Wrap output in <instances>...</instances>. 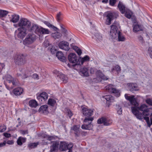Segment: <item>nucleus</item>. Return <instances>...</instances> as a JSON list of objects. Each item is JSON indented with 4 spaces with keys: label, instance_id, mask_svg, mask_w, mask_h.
Wrapping results in <instances>:
<instances>
[{
    "label": "nucleus",
    "instance_id": "obj_62",
    "mask_svg": "<svg viewBox=\"0 0 152 152\" xmlns=\"http://www.w3.org/2000/svg\"><path fill=\"white\" fill-rule=\"evenodd\" d=\"M6 144V141H4L3 142L0 143V147H3Z\"/></svg>",
    "mask_w": 152,
    "mask_h": 152
},
{
    "label": "nucleus",
    "instance_id": "obj_6",
    "mask_svg": "<svg viewBox=\"0 0 152 152\" xmlns=\"http://www.w3.org/2000/svg\"><path fill=\"white\" fill-rule=\"evenodd\" d=\"M36 38V36L34 34H28L23 40V44L26 45L31 44L34 42Z\"/></svg>",
    "mask_w": 152,
    "mask_h": 152
},
{
    "label": "nucleus",
    "instance_id": "obj_29",
    "mask_svg": "<svg viewBox=\"0 0 152 152\" xmlns=\"http://www.w3.org/2000/svg\"><path fill=\"white\" fill-rule=\"evenodd\" d=\"M57 77L59 78L61 80L64 82V83H66L68 80V78L63 74L58 73L57 75Z\"/></svg>",
    "mask_w": 152,
    "mask_h": 152
},
{
    "label": "nucleus",
    "instance_id": "obj_22",
    "mask_svg": "<svg viewBox=\"0 0 152 152\" xmlns=\"http://www.w3.org/2000/svg\"><path fill=\"white\" fill-rule=\"evenodd\" d=\"M118 7L120 12L122 14H124L126 10L128 9V8H126L125 7V5H124L123 3L120 1L119 2L118 5Z\"/></svg>",
    "mask_w": 152,
    "mask_h": 152
},
{
    "label": "nucleus",
    "instance_id": "obj_3",
    "mask_svg": "<svg viewBox=\"0 0 152 152\" xmlns=\"http://www.w3.org/2000/svg\"><path fill=\"white\" fill-rule=\"evenodd\" d=\"M104 17L105 16L107 18L105 22V24L107 25H109L111 24V21L113 20L114 18H117L118 15L116 13L114 12H105L103 15Z\"/></svg>",
    "mask_w": 152,
    "mask_h": 152
},
{
    "label": "nucleus",
    "instance_id": "obj_27",
    "mask_svg": "<svg viewBox=\"0 0 152 152\" xmlns=\"http://www.w3.org/2000/svg\"><path fill=\"white\" fill-rule=\"evenodd\" d=\"M11 16V17L10 18V21L13 23L17 22L20 18L19 16L16 14L12 15Z\"/></svg>",
    "mask_w": 152,
    "mask_h": 152
},
{
    "label": "nucleus",
    "instance_id": "obj_28",
    "mask_svg": "<svg viewBox=\"0 0 152 152\" xmlns=\"http://www.w3.org/2000/svg\"><path fill=\"white\" fill-rule=\"evenodd\" d=\"M48 106L47 105L41 106L39 110V112L40 113H43L47 114L48 113Z\"/></svg>",
    "mask_w": 152,
    "mask_h": 152
},
{
    "label": "nucleus",
    "instance_id": "obj_64",
    "mask_svg": "<svg viewBox=\"0 0 152 152\" xmlns=\"http://www.w3.org/2000/svg\"><path fill=\"white\" fill-rule=\"evenodd\" d=\"M50 51L51 53H54L56 51V50L55 49L53 48H51Z\"/></svg>",
    "mask_w": 152,
    "mask_h": 152
},
{
    "label": "nucleus",
    "instance_id": "obj_38",
    "mask_svg": "<svg viewBox=\"0 0 152 152\" xmlns=\"http://www.w3.org/2000/svg\"><path fill=\"white\" fill-rule=\"evenodd\" d=\"M43 22L49 27L52 28L54 30L56 31L58 28L50 24L49 22L47 21H44Z\"/></svg>",
    "mask_w": 152,
    "mask_h": 152
},
{
    "label": "nucleus",
    "instance_id": "obj_9",
    "mask_svg": "<svg viewBox=\"0 0 152 152\" xmlns=\"http://www.w3.org/2000/svg\"><path fill=\"white\" fill-rule=\"evenodd\" d=\"M117 26L114 25L111 26V30L110 32V37L112 39H115L118 35Z\"/></svg>",
    "mask_w": 152,
    "mask_h": 152
},
{
    "label": "nucleus",
    "instance_id": "obj_11",
    "mask_svg": "<svg viewBox=\"0 0 152 152\" xmlns=\"http://www.w3.org/2000/svg\"><path fill=\"white\" fill-rule=\"evenodd\" d=\"M97 123L99 124H103L104 126H108L111 124L112 121L110 119L108 118L102 117L98 120Z\"/></svg>",
    "mask_w": 152,
    "mask_h": 152
},
{
    "label": "nucleus",
    "instance_id": "obj_46",
    "mask_svg": "<svg viewBox=\"0 0 152 152\" xmlns=\"http://www.w3.org/2000/svg\"><path fill=\"white\" fill-rule=\"evenodd\" d=\"M8 13V12L7 11L0 10V17H4L6 16Z\"/></svg>",
    "mask_w": 152,
    "mask_h": 152
},
{
    "label": "nucleus",
    "instance_id": "obj_18",
    "mask_svg": "<svg viewBox=\"0 0 152 152\" xmlns=\"http://www.w3.org/2000/svg\"><path fill=\"white\" fill-rule=\"evenodd\" d=\"M39 28L37 25L32 24L30 26H29L27 29L28 30L32 32H34L37 34H38L39 29Z\"/></svg>",
    "mask_w": 152,
    "mask_h": 152
},
{
    "label": "nucleus",
    "instance_id": "obj_56",
    "mask_svg": "<svg viewBox=\"0 0 152 152\" xmlns=\"http://www.w3.org/2000/svg\"><path fill=\"white\" fill-rule=\"evenodd\" d=\"M95 36L99 40H102V37L98 33L96 34H95Z\"/></svg>",
    "mask_w": 152,
    "mask_h": 152
},
{
    "label": "nucleus",
    "instance_id": "obj_24",
    "mask_svg": "<svg viewBox=\"0 0 152 152\" xmlns=\"http://www.w3.org/2000/svg\"><path fill=\"white\" fill-rule=\"evenodd\" d=\"M56 56L57 58L60 60L61 61L64 62H65L66 58L62 52L61 51H58L56 54Z\"/></svg>",
    "mask_w": 152,
    "mask_h": 152
},
{
    "label": "nucleus",
    "instance_id": "obj_40",
    "mask_svg": "<svg viewBox=\"0 0 152 152\" xmlns=\"http://www.w3.org/2000/svg\"><path fill=\"white\" fill-rule=\"evenodd\" d=\"M118 41H124L125 39V38L122 35L121 33L119 31L118 32Z\"/></svg>",
    "mask_w": 152,
    "mask_h": 152
},
{
    "label": "nucleus",
    "instance_id": "obj_20",
    "mask_svg": "<svg viewBox=\"0 0 152 152\" xmlns=\"http://www.w3.org/2000/svg\"><path fill=\"white\" fill-rule=\"evenodd\" d=\"M133 27V30L134 32H137L139 31H145V28L142 25L134 24Z\"/></svg>",
    "mask_w": 152,
    "mask_h": 152
},
{
    "label": "nucleus",
    "instance_id": "obj_43",
    "mask_svg": "<svg viewBox=\"0 0 152 152\" xmlns=\"http://www.w3.org/2000/svg\"><path fill=\"white\" fill-rule=\"evenodd\" d=\"M37 99L41 103L45 102L46 100L45 99L44 97L42 96L39 94H37Z\"/></svg>",
    "mask_w": 152,
    "mask_h": 152
},
{
    "label": "nucleus",
    "instance_id": "obj_63",
    "mask_svg": "<svg viewBox=\"0 0 152 152\" xmlns=\"http://www.w3.org/2000/svg\"><path fill=\"white\" fill-rule=\"evenodd\" d=\"M7 143L9 145H12L14 143V141L13 140H9L7 141Z\"/></svg>",
    "mask_w": 152,
    "mask_h": 152
},
{
    "label": "nucleus",
    "instance_id": "obj_58",
    "mask_svg": "<svg viewBox=\"0 0 152 152\" xmlns=\"http://www.w3.org/2000/svg\"><path fill=\"white\" fill-rule=\"evenodd\" d=\"M3 135L6 137L9 138L11 137V134H10L5 132L3 133Z\"/></svg>",
    "mask_w": 152,
    "mask_h": 152
},
{
    "label": "nucleus",
    "instance_id": "obj_13",
    "mask_svg": "<svg viewBox=\"0 0 152 152\" xmlns=\"http://www.w3.org/2000/svg\"><path fill=\"white\" fill-rule=\"evenodd\" d=\"M59 141H55L51 142L50 152H58L59 150Z\"/></svg>",
    "mask_w": 152,
    "mask_h": 152
},
{
    "label": "nucleus",
    "instance_id": "obj_42",
    "mask_svg": "<svg viewBox=\"0 0 152 152\" xmlns=\"http://www.w3.org/2000/svg\"><path fill=\"white\" fill-rule=\"evenodd\" d=\"M52 36L55 39H58L61 37L62 34L59 32H56L53 33L52 34Z\"/></svg>",
    "mask_w": 152,
    "mask_h": 152
},
{
    "label": "nucleus",
    "instance_id": "obj_31",
    "mask_svg": "<svg viewBox=\"0 0 152 152\" xmlns=\"http://www.w3.org/2000/svg\"><path fill=\"white\" fill-rule=\"evenodd\" d=\"M26 138L21 137H19L17 141L18 145H21L23 143L26 142Z\"/></svg>",
    "mask_w": 152,
    "mask_h": 152
},
{
    "label": "nucleus",
    "instance_id": "obj_54",
    "mask_svg": "<svg viewBox=\"0 0 152 152\" xmlns=\"http://www.w3.org/2000/svg\"><path fill=\"white\" fill-rule=\"evenodd\" d=\"M6 129V126L4 125L0 126V132H3Z\"/></svg>",
    "mask_w": 152,
    "mask_h": 152
},
{
    "label": "nucleus",
    "instance_id": "obj_55",
    "mask_svg": "<svg viewBox=\"0 0 152 152\" xmlns=\"http://www.w3.org/2000/svg\"><path fill=\"white\" fill-rule=\"evenodd\" d=\"M148 51L151 58H152V47H149L148 49Z\"/></svg>",
    "mask_w": 152,
    "mask_h": 152
},
{
    "label": "nucleus",
    "instance_id": "obj_51",
    "mask_svg": "<svg viewBox=\"0 0 152 152\" xmlns=\"http://www.w3.org/2000/svg\"><path fill=\"white\" fill-rule=\"evenodd\" d=\"M39 94L42 96L44 97L45 99H48V95L46 92H42Z\"/></svg>",
    "mask_w": 152,
    "mask_h": 152
},
{
    "label": "nucleus",
    "instance_id": "obj_34",
    "mask_svg": "<svg viewBox=\"0 0 152 152\" xmlns=\"http://www.w3.org/2000/svg\"><path fill=\"white\" fill-rule=\"evenodd\" d=\"M115 109L117 113L119 115H121L122 113V110L121 106L118 104H116L115 105Z\"/></svg>",
    "mask_w": 152,
    "mask_h": 152
},
{
    "label": "nucleus",
    "instance_id": "obj_16",
    "mask_svg": "<svg viewBox=\"0 0 152 152\" xmlns=\"http://www.w3.org/2000/svg\"><path fill=\"white\" fill-rule=\"evenodd\" d=\"M59 48L66 51H68L69 49V43L66 41H62L58 43Z\"/></svg>",
    "mask_w": 152,
    "mask_h": 152
},
{
    "label": "nucleus",
    "instance_id": "obj_33",
    "mask_svg": "<svg viewBox=\"0 0 152 152\" xmlns=\"http://www.w3.org/2000/svg\"><path fill=\"white\" fill-rule=\"evenodd\" d=\"M29 106L35 108L38 105V104L35 100H31L29 102Z\"/></svg>",
    "mask_w": 152,
    "mask_h": 152
},
{
    "label": "nucleus",
    "instance_id": "obj_14",
    "mask_svg": "<svg viewBox=\"0 0 152 152\" xmlns=\"http://www.w3.org/2000/svg\"><path fill=\"white\" fill-rule=\"evenodd\" d=\"M18 33L17 34L18 38L20 39L24 38L26 34L27 29L25 27H20L18 29Z\"/></svg>",
    "mask_w": 152,
    "mask_h": 152
},
{
    "label": "nucleus",
    "instance_id": "obj_36",
    "mask_svg": "<svg viewBox=\"0 0 152 152\" xmlns=\"http://www.w3.org/2000/svg\"><path fill=\"white\" fill-rule=\"evenodd\" d=\"M90 57L89 56L87 55H86L84 56L83 58L80 60V64L79 65H82L83 63L86 61H89Z\"/></svg>",
    "mask_w": 152,
    "mask_h": 152
},
{
    "label": "nucleus",
    "instance_id": "obj_21",
    "mask_svg": "<svg viewBox=\"0 0 152 152\" xmlns=\"http://www.w3.org/2000/svg\"><path fill=\"white\" fill-rule=\"evenodd\" d=\"M59 150L64 151L67 150V142L65 141H59Z\"/></svg>",
    "mask_w": 152,
    "mask_h": 152
},
{
    "label": "nucleus",
    "instance_id": "obj_37",
    "mask_svg": "<svg viewBox=\"0 0 152 152\" xmlns=\"http://www.w3.org/2000/svg\"><path fill=\"white\" fill-rule=\"evenodd\" d=\"M39 144V142L30 143L28 144V147L30 149L34 148H36Z\"/></svg>",
    "mask_w": 152,
    "mask_h": 152
},
{
    "label": "nucleus",
    "instance_id": "obj_1",
    "mask_svg": "<svg viewBox=\"0 0 152 152\" xmlns=\"http://www.w3.org/2000/svg\"><path fill=\"white\" fill-rule=\"evenodd\" d=\"M94 109H90L84 107L82 109V112L83 114L86 117L84 120L85 124H83L81 126V128L83 129L92 130L93 128V125L92 122L94 120L93 117H90L93 115L94 110Z\"/></svg>",
    "mask_w": 152,
    "mask_h": 152
},
{
    "label": "nucleus",
    "instance_id": "obj_5",
    "mask_svg": "<svg viewBox=\"0 0 152 152\" xmlns=\"http://www.w3.org/2000/svg\"><path fill=\"white\" fill-rule=\"evenodd\" d=\"M15 64L18 65L24 64L26 62L25 56L23 54H20L16 55L14 58Z\"/></svg>",
    "mask_w": 152,
    "mask_h": 152
},
{
    "label": "nucleus",
    "instance_id": "obj_10",
    "mask_svg": "<svg viewBox=\"0 0 152 152\" xmlns=\"http://www.w3.org/2000/svg\"><path fill=\"white\" fill-rule=\"evenodd\" d=\"M137 106H135L131 107L132 112L137 119L143 121L144 116H143V114L140 113L138 110H137L136 107Z\"/></svg>",
    "mask_w": 152,
    "mask_h": 152
},
{
    "label": "nucleus",
    "instance_id": "obj_26",
    "mask_svg": "<svg viewBox=\"0 0 152 152\" xmlns=\"http://www.w3.org/2000/svg\"><path fill=\"white\" fill-rule=\"evenodd\" d=\"M23 89L21 87H18L13 90L12 93L16 96H19L22 94Z\"/></svg>",
    "mask_w": 152,
    "mask_h": 152
},
{
    "label": "nucleus",
    "instance_id": "obj_53",
    "mask_svg": "<svg viewBox=\"0 0 152 152\" xmlns=\"http://www.w3.org/2000/svg\"><path fill=\"white\" fill-rule=\"evenodd\" d=\"M117 1V0H109V4L111 6H114Z\"/></svg>",
    "mask_w": 152,
    "mask_h": 152
},
{
    "label": "nucleus",
    "instance_id": "obj_7",
    "mask_svg": "<svg viewBox=\"0 0 152 152\" xmlns=\"http://www.w3.org/2000/svg\"><path fill=\"white\" fill-rule=\"evenodd\" d=\"M138 105L136 107L137 110L142 111L143 115L145 116H148L152 115V113L150 112V109L148 108V106L145 104L141 105L140 106Z\"/></svg>",
    "mask_w": 152,
    "mask_h": 152
},
{
    "label": "nucleus",
    "instance_id": "obj_49",
    "mask_svg": "<svg viewBox=\"0 0 152 152\" xmlns=\"http://www.w3.org/2000/svg\"><path fill=\"white\" fill-rule=\"evenodd\" d=\"M143 119L145 120L148 126L149 127H150V121L149 118L148 117L144 116Z\"/></svg>",
    "mask_w": 152,
    "mask_h": 152
},
{
    "label": "nucleus",
    "instance_id": "obj_32",
    "mask_svg": "<svg viewBox=\"0 0 152 152\" xmlns=\"http://www.w3.org/2000/svg\"><path fill=\"white\" fill-rule=\"evenodd\" d=\"M49 31L48 29L42 27L39 28L38 34L39 33L41 34H49Z\"/></svg>",
    "mask_w": 152,
    "mask_h": 152
},
{
    "label": "nucleus",
    "instance_id": "obj_60",
    "mask_svg": "<svg viewBox=\"0 0 152 152\" xmlns=\"http://www.w3.org/2000/svg\"><path fill=\"white\" fill-rule=\"evenodd\" d=\"M20 133L23 135H24L26 134H28V133L27 130H21L20 131Z\"/></svg>",
    "mask_w": 152,
    "mask_h": 152
},
{
    "label": "nucleus",
    "instance_id": "obj_48",
    "mask_svg": "<svg viewBox=\"0 0 152 152\" xmlns=\"http://www.w3.org/2000/svg\"><path fill=\"white\" fill-rule=\"evenodd\" d=\"M31 76V72L30 71H27L25 72V73L23 75V78H25Z\"/></svg>",
    "mask_w": 152,
    "mask_h": 152
},
{
    "label": "nucleus",
    "instance_id": "obj_23",
    "mask_svg": "<svg viewBox=\"0 0 152 152\" xmlns=\"http://www.w3.org/2000/svg\"><path fill=\"white\" fill-rule=\"evenodd\" d=\"M79 74L82 76H88L89 75L88 69L85 67L82 68L80 69Z\"/></svg>",
    "mask_w": 152,
    "mask_h": 152
},
{
    "label": "nucleus",
    "instance_id": "obj_61",
    "mask_svg": "<svg viewBox=\"0 0 152 152\" xmlns=\"http://www.w3.org/2000/svg\"><path fill=\"white\" fill-rule=\"evenodd\" d=\"M32 77L34 79H39V76L37 74H34L32 75Z\"/></svg>",
    "mask_w": 152,
    "mask_h": 152
},
{
    "label": "nucleus",
    "instance_id": "obj_41",
    "mask_svg": "<svg viewBox=\"0 0 152 152\" xmlns=\"http://www.w3.org/2000/svg\"><path fill=\"white\" fill-rule=\"evenodd\" d=\"M114 70H115L118 73L121 71V69L119 65H116L115 66H114L112 69V71H113Z\"/></svg>",
    "mask_w": 152,
    "mask_h": 152
},
{
    "label": "nucleus",
    "instance_id": "obj_50",
    "mask_svg": "<svg viewBox=\"0 0 152 152\" xmlns=\"http://www.w3.org/2000/svg\"><path fill=\"white\" fill-rule=\"evenodd\" d=\"M73 146V144L72 143H69V144H68V143L67 142V150H69L68 152H69L70 151V149L72 148Z\"/></svg>",
    "mask_w": 152,
    "mask_h": 152
},
{
    "label": "nucleus",
    "instance_id": "obj_35",
    "mask_svg": "<svg viewBox=\"0 0 152 152\" xmlns=\"http://www.w3.org/2000/svg\"><path fill=\"white\" fill-rule=\"evenodd\" d=\"M42 137L44 139L45 138H48V140L49 141L55 139V137L54 136H49L45 134H42Z\"/></svg>",
    "mask_w": 152,
    "mask_h": 152
},
{
    "label": "nucleus",
    "instance_id": "obj_47",
    "mask_svg": "<svg viewBox=\"0 0 152 152\" xmlns=\"http://www.w3.org/2000/svg\"><path fill=\"white\" fill-rule=\"evenodd\" d=\"M62 15L61 13V12H59L56 15V19L57 21L58 22H60V21L62 19V18L61 16Z\"/></svg>",
    "mask_w": 152,
    "mask_h": 152
},
{
    "label": "nucleus",
    "instance_id": "obj_8",
    "mask_svg": "<svg viewBox=\"0 0 152 152\" xmlns=\"http://www.w3.org/2000/svg\"><path fill=\"white\" fill-rule=\"evenodd\" d=\"M31 25V22L26 18H21L18 23V25L20 27H26L27 29Z\"/></svg>",
    "mask_w": 152,
    "mask_h": 152
},
{
    "label": "nucleus",
    "instance_id": "obj_25",
    "mask_svg": "<svg viewBox=\"0 0 152 152\" xmlns=\"http://www.w3.org/2000/svg\"><path fill=\"white\" fill-rule=\"evenodd\" d=\"M71 130L74 131V134L75 137H78L80 135L79 126L74 125L71 128Z\"/></svg>",
    "mask_w": 152,
    "mask_h": 152
},
{
    "label": "nucleus",
    "instance_id": "obj_30",
    "mask_svg": "<svg viewBox=\"0 0 152 152\" xmlns=\"http://www.w3.org/2000/svg\"><path fill=\"white\" fill-rule=\"evenodd\" d=\"M103 98L106 99L107 102H113L114 101V99L111 95L104 96Z\"/></svg>",
    "mask_w": 152,
    "mask_h": 152
},
{
    "label": "nucleus",
    "instance_id": "obj_12",
    "mask_svg": "<svg viewBox=\"0 0 152 152\" xmlns=\"http://www.w3.org/2000/svg\"><path fill=\"white\" fill-rule=\"evenodd\" d=\"M96 78L95 79V81L96 82H100L102 80H107L108 79L104 75L103 73L100 70H98L96 73Z\"/></svg>",
    "mask_w": 152,
    "mask_h": 152
},
{
    "label": "nucleus",
    "instance_id": "obj_4",
    "mask_svg": "<svg viewBox=\"0 0 152 152\" xmlns=\"http://www.w3.org/2000/svg\"><path fill=\"white\" fill-rule=\"evenodd\" d=\"M68 59L69 62L72 64V66L73 67L80 64V60H77V56L74 53H70L68 56Z\"/></svg>",
    "mask_w": 152,
    "mask_h": 152
},
{
    "label": "nucleus",
    "instance_id": "obj_2",
    "mask_svg": "<svg viewBox=\"0 0 152 152\" xmlns=\"http://www.w3.org/2000/svg\"><path fill=\"white\" fill-rule=\"evenodd\" d=\"M4 80V83L8 90L18 86L19 83L16 79H14L10 75L7 74L3 77Z\"/></svg>",
    "mask_w": 152,
    "mask_h": 152
},
{
    "label": "nucleus",
    "instance_id": "obj_45",
    "mask_svg": "<svg viewBox=\"0 0 152 152\" xmlns=\"http://www.w3.org/2000/svg\"><path fill=\"white\" fill-rule=\"evenodd\" d=\"M73 49L77 52L78 55L80 56L81 55L82 52L81 50L76 46H74L73 47Z\"/></svg>",
    "mask_w": 152,
    "mask_h": 152
},
{
    "label": "nucleus",
    "instance_id": "obj_15",
    "mask_svg": "<svg viewBox=\"0 0 152 152\" xmlns=\"http://www.w3.org/2000/svg\"><path fill=\"white\" fill-rule=\"evenodd\" d=\"M106 89L110 93H114L117 97H118L120 95V93L118 90L113 88V85H109L106 87Z\"/></svg>",
    "mask_w": 152,
    "mask_h": 152
},
{
    "label": "nucleus",
    "instance_id": "obj_17",
    "mask_svg": "<svg viewBox=\"0 0 152 152\" xmlns=\"http://www.w3.org/2000/svg\"><path fill=\"white\" fill-rule=\"evenodd\" d=\"M125 97L126 99L129 101L131 104L134 106H138L139 105L138 103L137 102L134 96H129L127 94H126L125 95Z\"/></svg>",
    "mask_w": 152,
    "mask_h": 152
},
{
    "label": "nucleus",
    "instance_id": "obj_39",
    "mask_svg": "<svg viewBox=\"0 0 152 152\" xmlns=\"http://www.w3.org/2000/svg\"><path fill=\"white\" fill-rule=\"evenodd\" d=\"M56 103V101L53 99H49L48 100V104L51 106L53 107Z\"/></svg>",
    "mask_w": 152,
    "mask_h": 152
},
{
    "label": "nucleus",
    "instance_id": "obj_52",
    "mask_svg": "<svg viewBox=\"0 0 152 152\" xmlns=\"http://www.w3.org/2000/svg\"><path fill=\"white\" fill-rule=\"evenodd\" d=\"M145 102L149 105L152 106V99L148 98L146 100Z\"/></svg>",
    "mask_w": 152,
    "mask_h": 152
},
{
    "label": "nucleus",
    "instance_id": "obj_57",
    "mask_svg": "<svg viewBox=\"0 0 152 152\" xmlns=\"http://www.w3.org/2000/svg\"><path fill=\"white\" fill-rule=\"evenodd\" d=\"M67 115L70 118L71 116L73 115V113L71 111L69 110H67Z\"/></svg>",
    "mask_w": 152,
    "mask_h": 152
},
{
    "label": "nucleus",
    "instance_id": "obj_19",
    "mask_svg": "<svg viewBox=\"0 0 152 152\" xmlns=\"http://www.w3.org/2000/svg\"><path fill=\"white\" fill-rule=\"evenodd\" d=\"M128 88L131 92L138 91L139 90L137 84L135 83H129L127 84Z\"/></svg>",
    "mask_w": 152,
    "mask_h": 152
},
{
    "label": "nucleus",
    "instance_id": "obj_59",
    "mask_svg": "<svg viewBox=\"0 0 152 152\" xmlns=\"http://www.w3.org/2000/svg\"><path fill=\"white\" fill-rule=\"evenodd\" d=\"M138 39L139 40L140 42L142 43L144 42V40L143 37L141 36H139L138 37Z\"/></svg>",
    "mask_w": 152,
    "mask_h": 152
},
{
    "label": "nucleus",
    "instance_id": "obj_44",
    "mask_svg": "<svg viewBox=\"0 0 152 152\" xmlns=\"http://www.w3.org/2000/svg\"><path fill=\"white\" fill-rule=\"evenodd\" d=\"M131 11L128 9L126 10L125 12V16L127 18L130 19L132 17V14Z\"/></svg>",
    "mask_w": 152,
    "mask_h": 152
}]
</instances>
